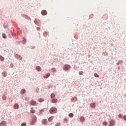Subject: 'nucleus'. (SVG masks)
I'll use <instances>...</instances> for the list:
<instances>
[{
	"instance_id": "1",
	"label": "nucleus",
	"mask_w": 126,
	"mask_h": 126,
	"mask_svg": "<svg viewBox=\"0 0 126 126\" xmlns=\"http://www.w3.org/2000/svg\"><path fill=\"white\" fill-rule=\"evenodd\" d=\"M37 123V117L36 116H33L32 117V120L31 121V125H36Z\"/></svg>"
},
{
	"instance_id": "2",
	"label": "nucleus",
	"mask_w": 126,
	"mask_h": 126,
	"mask_svg": "<svg viewBox=\"0 0 126 126\" xmlns=\"http://www.w3.org/2000/svg\"><path fill=\"white\" fill-rule=\"evenodd\" d=\"M49 112L50 114H55V113H57V108L55 107H52L50 109Z\"/></svg>"
},
{
	"instance_id": "3",
	"label": "nucleus",
	"mask_w": 126,
	"mask_h": 126,
	"mask_svg": "<svg viewBox=\"0 0 126 126\" xmlns=\"http://www.w3.org/2000/svg\"><path fill=\"white\" fill-rule=\"evenodd\" d=\"M63 69H64V70H68V69H70V65H68V64H65L64 65V66L63 67Z\"/></svg>"
},
{
	"instance_id": "4",
	"label": "nucleus",
	"mask_w": 126,
	"mask_h": 126,
	"mask_svg": "<svg viewBox=\"0 0 126 126\" xmlns=\"http://www.w3.org/2000/svg\"><path fill=\"white\" fill-rule=\"evenodd\" d=\"M116 124V122L114 120H111L110 121V124L108 126H114V125Z\"/></svg>"
},
{
	"instance_id": "5",
	"label": "nucleus",
	"mask_w": 126,
	"mask_h": 126,
	"mask_svg": "<svg viewBox=\"0 0 126 126\" xmlns=\"http://www.w3.org/2000/svg\"><path fill=\"white\" fill-rule=\"evenodd\" d=\"M90 106L92 109H95V108L96 107V103H92L90 104Z\"/></svg>"
},
{
	"instance_id": "6",
	"label": "nucleus",
	"mask_w": 126,
	"mask_h": 126,
	"mask_svg": "<svg viewBox=\"0 0 126 126\" xmlns=\"http://www.w3.org/2000/svg\"><path fill=\"white\" fill-rule=\"evenodd\" d=\"M6 126V122L5 121H2L0 124V126Z\"/></svg>"
},
{
	"instance_id": "7",
	"label": "nucleus",
	"mask_w": 126,
	"mask_h": 126,
	"mask_svg": "<svg viewBox=\"0 0 126 126\" xmlns=\"http://www.w3.org/2000/svg\"><path fill=\"white\" fill-rule=\"evenodd\" d=\"M36 69L37 71H42V68L39 66H37L36 67Z\"/></svg>"
},
{
	"instance_id": "8",
	"label": "nucleus",
	"mask_w": 126,
	"mask_h": 126,
	"mask_svg": "<svg viewBox=\"0 0 126 126\" xmlns=\"http://www.w3.org/2000/svg\"><path fill=\"white\" fill-rule=\"evenodd\" d=\"M31 113H32V114H35V113H36V111L34 109V108L32 107L31 108Z\"/></svg>"
},
{
	"instance_id": "9",
	"label": "nucleus",
	"mask_w": 126,
	"mask_h": 126,
	"mask_svg": "<svg viewBox=\"0 0 126 126\" xmlns=\"http://www.w3.org/2000/svg\"><path fill=\"white\" fill-rule=\"evenodd\" d=\"M19 108V104H17V103H15L14 105V108L15 109H18Z\"/></svg>"
},
{
	"instance_id": "10",
	"label": "nucleus",
	"mask_w": 126,
	"mask_h": 126,
	"mask_svg": "<svg viewBox=\"0 0 126 126\" xmlns=\"http://www.w3.org/2000/svg\"><path fill=\"white\" fill-rule=\"evenodd\" d=\"M2 75L4 77H6L7 76V72L6 71L3 72Z\"/></svg>"
},
{
	"instance_id": "11",
	"label": "nucleus",
	"mask_w": 126,
	"mask_h": 126,
	"mask_svg": "<svg viewBox=\"0 0 126 126\" xmlns=\"http://www.w3.org/2000/svg\"><path fill=\"white\" fill-rule=\"evenodd\" d=\"M52 102L54 103H57L58 102V99L57 98H53L52 99Z\"/></svg>"
},
{
	"instance_id": "12",
	"label": "nucleus",
	"mask_w": 126,
	"mask_h": 126,
	"mask_svg": "<svg viewBox=\"0 0 126 126\" xmlns=\"http://www.w3.org/2000/svg\"><path fill=\"white\" fill-rule=\"evenodd\" d=\"M41 14L42 15H46L47 14V11L46 10H42L41 11Z\"/></svg>"
},
{
	"instance_id": "13",
	"label": "nucleus",
	"mask_w": 126,
	"mask_h": 126,
	"mask_svg": "<svg viewBox=\"0 0 126 126\" xmlns=\"http://www.w3.org/2000/svg\"><path fill=\"white\" fill-rule=\"evenodd\" d=\"M31 104L32 106H35V105H36V101H33V100H32V101L31 102Z\"/></svg>"
},
{
	"instance_id": "14",
	"label": "nucleus",
	"mask_w": 126,
	"mask_h": 126,
	"mask_svg": "<svg viewBox=\"0 0 126 126\" xmlns=\"http://www.w3.org/2000/svg\"><path fill=\"white\" fill-rule=\"evenodd\" d=\"M50 73H47V74H45L43 76V77H44V78H48V77H50Z\"/></svg>"
},
{
	"instance_id": "15",
	"label": "nucleus",
	"mask_w": 126,
	"mask_h": 126,
	"mask_svg": "<svg viewBox=\"0 0 126 126\" xmlns=\"http://www.w3.org/2000/svg\"><path fill=\"white\" fill-rule=\"evenodd\" d=\"M80 120L82 123L84 122V121H85V119L84 117H81Z\"/></svg>"
},
{
	"instance_id": "16",
	"label": "nucleus",
	"mask_w": 126,
	"mask_h": 126,
	"mask_svg": "<svg viewBox=\"0 0 126 126\" xmlns=\"http://www.w3.org/2000/svg\"><path fill=\"white\" fill-rule=\"evenodd\" d=\"M42 123L43 125H46V124H47V119H43Z\"/></svg>"
},
{
	"instance_id": "17",
	"label": "nucleus",
	"mask_w": 126,
	"mask_h": 126,
	"mask_svg": "<svg viewBox=\"0 0 126 126\" xmlns=\"http://www.w3.org/2000/svg\"><path fill=\"white\" fill-rule=\"evenodd\" d=\"M25 92H26V91L25 89H22L21 91V94H24V93H25Z\"/></svg>"
},
{
	"instance_id": "18",
	"label": "nucleus",
	"mask_w": 126,
	"mask_h": 126,
	"mask_svg": "<svg viewBox=\"0 0 126 126\" xmlns=\"http://www.w3.org/2000/svg\"><path fill=\"white\" fill-rule=\"evenodd\" d=\"M0 60L1 62H3L4 61V58L0 55Z\"/></svg>"
},
{
	"instance_id": "19",
	"label": "nucleus",
	"mask_w": 126,
	"mask_h": 126,
	"mask_svg": "<svg viewBox=\"0 0 126 126\" xmlns=\"http://www.w3.org/2000/svg\"><path fill=\"white\" fill-rule=\"evenodd\" d=\"M45 111V109H41L39 111V114H43Z\"/></svg>"
},
{
	"instance_id": "20",
	"label": "nucleus",
	"mask_w": 126,
	"mask_h": 126,
	"mask_svg": "<svg viewBox=\"0 0 126 126\" xmlns=\"http://www.w3.org/2000/svg\"><path fill=\"white\" fill-rule=\"evenodd\" d=\"M68 116L69 118H73L74 115L73 114V113H69Z\"/></svg>"
},
{
	"instance_id": "21",
	"label": "nucleus",
	"mask_w": 126,
	"mask_h": 126,
	"mask_svg": "<svg viewBox=\"0 0 126 126\" xmlns=\"http://www.w3.org/2000/svg\"><path fill=\"white\" fill-rule=\"evenodd\" d=\"M54 117H51L48 119V121L49 122H52V121H53V119Z\"/></svg>"
},
{
	"instance_id": "22",
	"label": "nucleus",
	"mask_w": 126,
	"mask_h": 126,
	"mask_svg": "<svg viewBox=\"0 0 126 126\" xmlns=\"http://www.w3.org/2000/svg\"><path fill=\"white\" fill-rule=\"evenodd\" d=\"M2 37L4 38V39H6V35L5 34V33H3L2 34Z\"/></svg>"
},
{
	"instance_id": "23",
	"label": "nucleus",
	"mask_w": 126,
	"mask_h": 126,
	"mask_svg": "<svg viewBox=\"0 0 126 126\" xmlns=\"http://www.w3.org/2000/svg\"><path fill=\"white\" fill-rule=\"evenodd\" d=\"M79 75H83V71H80L79 72Z\"/></svg>"
},
{
	"instance_id": "24",
	"label": "nucleus",
	"mask_w": 126,
	"mask_h": 126,
	"mask_svg": "<svg viewBox=\"0 0 126 126\" xmlns=\"http://www.w3.org/2000/svg\"><path fill=\"white\" fill-rule=\"evenodd\" d=\"M102 125L103 126H107V125H108V123H107V122H104L102 123Z\"/></svg>"
},
{
	"instance_id": "25",
	"label": "nucleus",
	"mask_w": 126,
	"mask_h": 126,
	"mask_svg": "<svg viewBox=\"0 0 126 126\" xmlns=\"http://www.w3.org/2000/svg\"><path fill=\"white\" fill-rule=\"evenodd\" d=\"M94 76L95 77H99V75H98L97 73H95L94 74Z\"/></svg>"
},
{
	"instance_id": "26",
	"label": "nucleus",
	"mask_w": 126,
	"mask_h": 126,
	"mask_svg": "<svg viewBox=\"0 0 126 126\" xmlns=\"http://www.w3.org/2000/svg\"><path fill=\"white\" fill-rule=\"evenodd\" d=\"M52 70L53 71V72H56V71H57V70L55 68H52Z\"/></svg>"
},
{
	"instance_id": "27",
	"label": "nucleus",
	"mask_w": 126,
	"mask_h": 126,
	"mask_svg": "<svg viewBox=\"0 0 126 126\" xmlns=\"http://www.w3.org/2000/svg\"><path fill=\"white\" fill-rule=\"evenodd\" d=\"M54 97H55L54 94H52L51 95V98H54Z\"/></svg>"
},
{
	"instance_id": "28",
	"label": "nucleus",
	"mask_w": 126,
	"mask_h": 126,
	"mask_svg": "<svg viewBox=\"0 0 126 126\" xmlns=\"http://www.w3.org/2000/svg\"><path fill=\"white\" fill-rule=\"evenodd\" d=\"M39 102H43L44 101V99H42V98H39L38 99Z\"/></svg>"
},
{
	"instance_id": "29",
	"label": "nucleus",
	"mask_w": 126,
	"mask_h": 126,
	"mask_svg": "<svg viewBox=\"0 0 126 126\" xmlns=\"http://www.w3.org/2000/svg\"><path fill=\"white\" fill-rule=\"evenodd\" d=\"M21 126H26V123H23L21 124Z\"/></svg>"
},
{
	"instance_id": "30",
	"label": "nucleus",
	"mask_w": 126,
	"mask_h": 126,
	"mask_svg": "<svg viewBox=\"0 0 126 126\" xmlns=\"http://www.w3.org/2000/svg\"><path fill=\"white\" fill-rule=\"evenodd\" d=\"M55 126H61V123H57Z\"/></svg>"
},
{
	"instance_id": "31",
	"label": "nucleus",
	"mask_w": 126,
	"mask_h": 126,
	"mask_svg": "<svg viewBox=\"0 0 126 126\" xmlns=\"http://www.w3.org/2000/svg\"><path fill=\"white\" fill-rule=\"evenodd\" d=\"M72 99H74L75 100V101L77 100V97H72Z\"/></svg>"
},
{
	"instance_id": "32",
	"label": "nucleus",
	"mask_w": 126,
	"mask_h": 126,
	"mask_svg": "<svg viewBox=\"0 0 126 126\" xmlns=\"http://www.w3.org/2000/svg\"><path fill=\"white\" fill-rule=\"evenodd\" d=\"M64 121L65 122V123H67V119L65 118V119H64Z\"/></svg>"
},
{
	"instance_id": "33",
	"label": "nucleus",
	"mask_w": 126,
	"mask_h": 126,
	"mask_svg": "<svg viewBox=\"0 0 126 126\" xmlns=\"http://www.w3.org/2000/svg\"><path fill=\"white\" fill-rule=\"evenodd\" d=\"M118 117H119V118H122V115H121V114H119V115H118Z\"/></svg>"
},
{
	"instance_id": "34",
	"label": "nucleus",
	"mask_w": 126,
	"mask_h": 126,
	"mask_svg": "<svg viewBox=\"0 0 126 126\" xmlns=\"http://www.w3.org/2000/svg\"><path fill=\"white\" fill-rule=\"evenodd\" d=\"M124 119L125 121H126V115L124 116Z\"/></svg>"
},
{
	"instance_id": "35",
	"label": "nucleus",
	"mask_w": 126,
	"mask_h": 126,
	"mask_svg": "<svg viewBox=\"0 0 126 126\" xmlns=\"http://www.w3.org/2000/svg\"><path fill=\"white\" fill-rule=\"evenodd\" d=\"M121 62V63H123V61H120Z\"/></svg>"
}]
</instances>
